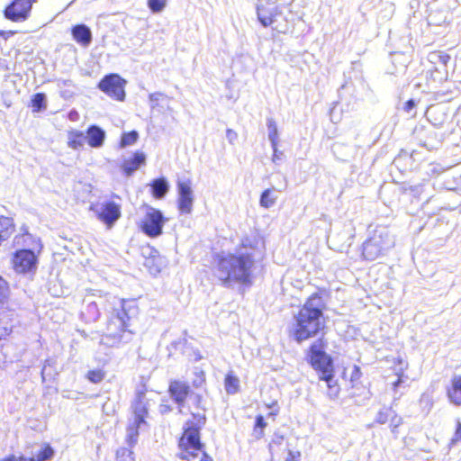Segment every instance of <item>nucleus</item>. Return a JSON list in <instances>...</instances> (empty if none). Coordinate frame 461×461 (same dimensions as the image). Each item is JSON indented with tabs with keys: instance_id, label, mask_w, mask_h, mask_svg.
<instances>
[{
	"instance_id": "1",
	"label": "nucleus",
	"mask_w": 461,
	"mask_h": 461,
	"mask_svg": "<svg viewBox=\"0 0 461 461\" xmlns=\"http://www.w3.org/2000/svg\"><path fill=\"white\" fill-rule=\"evenodd\" d=\"M167 393L176 404L179 412L186 405V401L191 398L197 412H191L192 419L187 420L183 430L177 438L176 457L183 461H213V458L205 451V445L202 441L201 430L204 427L207 418L206 407L202 394L193 393L188 382L180 379H172L168 383Z\"/></svg>"
},
{
	"instance_id": "2",
	"label": "nucleus",
	"mask_w": 461,
	"mask_h": 461,
	"mask_svg": "<svg viewBox=\"0 0 461 461\" xmlns=\"http://www.w3.org/2000/svg\"><path fill=\"white\" fill-rule=\"evenodd\" d=\"M325 296H328L325 289H319L312 293L293 315L288 328V335L297 344H302L313 338H317V339L321 337L325 338L327 330L324 316V311L327 308Z\"/></svg>"
},
{
	"instance_id": "3",
	"label": "nucleus",
	"mask_w": 461,
	"mask_h": 461,
	"mask_svg": "<svg viewBox=\"0 0 461 461\" xmlns=\"http://www.w3.org/2000/svg\"><path fill=\"white\" fill-rule=\"evenodd\" d=\"M257 250V241L249 238L243 239L236 253L215 257V276L224 285L231 283L250 284Z\"/></svg>"
},
{
	"instance_id": "4",
	"label": "nucleus",
	"mask_w": 461,
	"mask_h": 461,
	"mask_svg": "<svg viewBox=\"0 0 461 461\" xmlns=\"http://www.w3.org/2000/svg\"><path fill=\"white\" fill-rule=\"evenodd\" d=\"M140 312L138 303L135 299H122L121 309L116 311L107 321L102 339L109 347H116L123 342L127 333L134 332L129 330L130 321Z\"/></svg>"
},
{
	"instance_id": "5",
	"label": "nucleus",
	"mask_w": 461,
	"mask_h": 461,
	"mask_svg": "<svg viewBox=\"0 0 461 461\" xmlns=\"http://www.w3.org/2000/svg\"><path fill=\"white\" fill-rule=\"evenodd\" d=\"M327 348L328 339L321 337L312 341L306 350L308 363L317 372L319 379L326 384L335 377L333 359L327 354Z\"/></svg>"
},
{
	"instance_id": "6",
	"label": "nucleus",
	"mask_w": 461,
	"mask_h": 461,
	"mask_svg": "<svg viewBox=\"0 0 461 461\" xmlns=\"http://www.w3.org/2000/svg\"><path fill=\"white\" fill-rule=\"evenodd\" d=\"M147 392L146 388L138 390L131 403L133 421L126 427V442L131 447L137 444L140 426L147 423L146 420L149 417V403L146 399Z\"/></svg>"
},
{
	"instance_id": "7",
	"label": "nucleus",
	"mask_w": 461,
	"mask_h": 461,
	"mask_svg": "<svg viewBox=\"0 0 461 461\" xmlns=\"http://www.w3.org/2000/svg\"><path fill=\"white\" fill-rule=\"evenodd\" d=\"M10 264L15 274L33 276L38 269L39 253L30 249H17L11 255Z\"/></svg>"
},
{
	"instance_id": "8",
	"label": "nucleus",
	"mask_w": 461,
	"mask_h": 461,
	"mask_svg": "<svg viewBox=\"0 0 461 461\" xmlns=\"http://www.w3.org/2000/svg\"><path fill=\"white\" fill-rule=\"evenodd\" d=\"M392 247L388 233L375 231L362 244L361 256L363 259L373 261L384 255Z\"/></svg>"
},
{
	"instance_id": "9",
	"label": "nucleus",
	"mask_w": 461,
	"mask_h": 461,
	"mask_svg": "<svg viewBox=\"0 0 461 461\" xmlns=\"http://www.w3.org/2000/svg\"><path fill=\"white\" fill-rule=\"evenodd\" d=\"M146 213L139 223L140 230L149 238H157L163 233L167 219L162 212L149 205H144Z\"/></svg>"
},
{
	"instance_id": "10",
	"label": "nucleus",
	"mask_w": 461,
	"mask_h": 461,
	"mask_svg": "<svg viewBox=\"0 0 461 461\" xmlns=\"http://www.w3.org/2000/svg\"><path fill=\"white\" fill-rule=\"evenodd\" d=\"M89 210L95 212L96 218L107 229H111L122 216V205L113 200H107L101 203H92Z\"/></svg>"
},
{
	"instance_id": "11",
	"label": "nucleus",
	"mask_w": 461,
	"mask_h": 461,
	"mask_svg": "<svg viewBox=\"0 0 461 461\" xmlns=\"http://www.w3.org/2000/svg\"><path fill=\"white\" fill-rule=\"evenodd\" d=\"M127 81L119 74L111 73L105 75L98 83L97 87L106 95L119 102L125 99V86Z\"/></svg>"
},
{
	"instance_id": "12",
	"label": "nucleus",
	"mask_w": 461,
	"mask_h": 461,
	"mask_svg": "<svg viewBox=\"0 0 461 461\" xmlns=\"http://www.w3.org/2000/svg\"><path fill=\"white\" fill-rule=\"evenodd\" d=\"M271 461H300V451L292 449L284 437L272 438L268 445Z\"/></svg>"
},
{
	"instance_id": "13",
	"label": "nucleus",
	"mask_w": 461,
	"mask_h": 461,
	"mask_svg": "<svg viewBox=\"0 0 461 461\" xmlns=\"http://www.w3.org/2000/svg\"><path fill=\"white\" fill-rule=\"evenodd\" d=\"M36 0H13L4 10L5 17L14 23L26 21Z\"/></svg>"
},
{
	"instance_id": "14",
	"label": "nucleus",
	"mask_w": 461,
	"mask_h": 461,
	"mask_svg": "<svg viewBox=\"0 0 461 461\" xmlns=\"http://www.w3.org/2000/svg\"><path fill=\"white\" fill-rule=\"evenodd\" d=\"M178 200L177 208L181 213H190L193 207V192L190 181H179L177 183Z\"/></svg>"
},
{
	"instance_id": "15",
	"label": "nucleus",
	"mask_w": 461,
	"mask_h": 461,
	"mask_svg": "<svg viewBox=\"0 0 461 461\" xmlns=\"http://www.w3.org/2000/svg\"><path fill=\"white\" fill-rule=\"evenodd\" d=\"M375 422L388 424L392 432L395 433L398 427L402 424V418L391 406L382 408L376 414Z\"/></svg>"
},
{
	"instance_id": "16",
	"label": "nucleus",
	"mask_w": 461,
	"mask_h": 461,
	"mask_svg": "<svg viewBox=\"0 0 461 461\" xmlns=\"http://www.w3.org/2000/svg\"><path fill=\"white\" fill-rule=\"evenodd\" d=\"M446 395L450 404L461 407V375H453L446 387Z\"/></svg>"
},
{
	"instance_id": "17",
	"label": "nucleus",
	"mask_w": 461,
	"mask_h": 461,
	"mask_svg": "<svg viewBox=\"0 0 461 461\" xmlns=\"http://www.w3.org/2000/svg\"><path fill=\"white\" fill-rule=\"evenodd\" d=\"M146 156L141 151H135L131 158L124 159L121 165L123 173L126 176H131L141 165L145 164Z\"/></svg>"
},
{
	"instance_id": "18",
	"label": "nucleus",
	"mask_w": 461,
	"mask_h": 461,
	"mask_svg": "<svg viewBox=\"0 0 461 461\" xmlns=\"http://www.w3.org/2000/svg\"><path fill=\"white\" fill-rule=\"evenodd\" d=\"M258 18L261 24L265 27L270 26L276 21V17L281 14L276 7H268L260 5L257 9Z\"/></svg>"
},
{
	"instance_id": "19",
	"label": "nucleus",
	"mask_w": 461,
	"mask_h": 461,
	"mask_svg": "<svg viewBox=\"0 0 461 461\" xmlns=\"http://www.w3.org/2000/svg\"><path fill=\"white\" fill-rule=\"evenodd\" d=\"M73 39L81 46L87 47L92 41L90 29L85 24H77L71 28Z\"/></svg>"
},
{
	"instance_id": "20",
	"label": "nucleus",
	"mask_w": 461,
	"mask_h": 461,
	"mask_svg": "<svg viewBox=\"0 0 461 461\" xmlns=\"http://www.w3.org/2000/svg\"><path fill=\"white\" fill-rule=\"evenodd\" d=\"M104 131L95 125H91L86 130V140L87 144L92 148L101 147L104 140Z\"/></svg>"
},
{
	"instance_id": "21",
	"label": "nucleus",
	"mask_w": 461,
	"mask_h": 461,
	"mask_svg": "<svg viewBox=\"0 0 461 461\" xmlns=\"http://www.w3.org/2000/svg\"><path fill=\"white\" fill-rule=\"evenodd\" d=\"M16 226L12 217L0 216V242L7 240L14 233Z\"/></svg>"
},
{
	"instance_id": "22",
	"label": "nucleus",
	"mask_w": 461,
	"mask_h": 461,
	"mask_svg": "<svg viewBox=\"0 0 461 461\" xmlns=\"http://www.w3.org/2000/svg\"><path fill=\"white\" fill-rule=\"evenodd\" d=\"M223 383L227 394H236L240 391V378L231 370L225 375Z\"/></svg>"
},
{
	"instance_id": "23",
	"label": "nucleus",
	"mask_w": 461,
	"mask_h": 461,
	"mask_svg": "<svg viewBox=\"0 0 461 461\" xmlns=\"http://www.w3.org/2000/svg\"><path fill=\"white\" fill-rule=\"evenodd\" d=\"M151 194L156 199L163 198L168 191L167 181L162 178H156L150 183Z\"/></svg>"
},
{
	"instance_id": "24",
	"label": "nucleus",
	"mask_w": 461,
	"mask_h": 461,
	"mask_svg": "<svg viewBox=\"0 0 461 461\" xmlns=\"http://www.w3.org/2000/svg\"><path fill=\"white\" fill-rule=\"evenodd\" d=\"M55 451L50 443H43L39 452L28 457V461H50L53 458Z\"/></svg>"
},
{
	"instance_id": "25",
	"label": "nucleus",
	"mask_w": 461,
	"mask_h": 461,
	"mask_svg": "<svg viewBox=\"0 0 461 461\" xmlns=\"http://www.w3.org/2000/svg\"><path fill=\"white\" fill-rule=\"evenodd\" d=\"M68 137V145L73 149H77L83 147L86 141V135L83 131H69Z\"/></svg>"
},
{
	"instance_id": "26",
	"label": "nucleus",
	"mask_w": 461,
	"mask_h": 461,
	"mask_svg": "<svg viewBox=\"0 0 461 461\" xmlns=\"http://www.w3.org/2000/svg\"><path fill=\"white\" fill-rule=\"evenodd\" d=\"M267 423L265 421L263 415H257L255 418V423L252 428L251 435L255 440H259L265 436V429L267 428Z\"/></svg>"
},
{
	"instance_id": "27",
	"label": "nucleus",
	"mask_w": 461,
	"mask_h": 461,
	"mask_svg": "<svg viewBox=\"0 0 461 461\" xmlns=\"http://www.w3.org/2000/svg\"><path fill=\"white\" fill-rule=\"evenodd\" d=\"M23 232L16 235L14 239V246H24L27 244V240H30L32 242L37 243L41 247V241L39 239H35L31 233H29L27 227H22Z\"/></svg>"
},
{
	"instance_id": "28",
	"label": "nucleus",
	"mask_w": 461,
	"mask_h": 461,
	"mask_svg": "<svg viewBox=\"0 0 461 461\" xmlns=\"http://www.w3.org/2000/svg\"><path fill=\"white\" fill-rule=\"evenodd\" d=\"M276 196L275 195L274 189H266L260 196V205L264 208H269L275 204Z\"/></svg>"
},
{
	"instance_id": "29",
	"label": "nucleus",
	"mask_w": 461,
	"mask_h": 461,
	"mask_svg": "<svg viewBox=\"0 0 461 461\" xmlns=\"http://www.w3.org/2000/svg\"><path fill=\"white\" fill-rule=\"evenodd\" d=\"M45 95L43 93H37L32 96L31 106L32 112L38 113L46 108Z\"/></svg>"
},
{
	"instance_id": "30",
	"label": "nucleus",
	"mask_w": 461,
	"mask_h": 461,
	"mask_svg": "<svg viewBox=\"0 0 461 461\" xmlns=\"http://www.w3.org/2000/svg\"><path fill=\"white\" fill-rule=\"evenodd\" d=\"M138 138L139 134L134 130L128 132H123L121 136L119 147L125 148L127 146L133 145L138 140Z\"/></svg>"
},
{
	"instance_id": "31",
	"label": "nucleus",
	"mask_w": 461,
	"mask_h": 461,
	"mask_svg": "<svg viewBox=\"0 0 461 461\" xmlns=\"http://www.w3.org/2000/svg\"><path fill=\"white\" fill-rule=\"evenodd\" d=\"M106 376V372L102 368L91 369L87 371L86 377L92 384L101 383Z\"/></svg>"
},
{
	"instance_id": "32",
	"label": "nucleus",
	"mask_w": 461,
	"mask_h": 461,
	"mask_svg": "<svg viewBox=\"0 0 461 461\" xmlns=\"http://www.w3.org/2000/svg\"><path fill=\"white\" fill-rule=\"evenodd\" d=\"M327 393L330 398H335L339 395L340 392V387L339 385L338 381L335 379V377L330 382L327 383Z\"/></svg>"
},
{
	"instance_id": "33",
	"label": "nucleus",
	"mask_w": 461,
	"mask_h": 461,
	"mask_svg": "<svg viewBox=\"0 0 461 461\" xmlns=\"http://www.w3.org/2000/svg\"><path fill=\"white\" fill-rule=\"evenodd\" d=\"M147 4L152 13H159L165 8L167 0H148Z\"/></svg>"
},
{
	"instance_id": "34",
	"label": "nucleus",
	"mask_w": 461,
	"mask_h": 461,
	"mask_svg": "<svg viewBox=\"0 0 461 461\" xmlns=\"http://www.w3.org/2000/svg\"><path fill=\"white\" fill-rule=\"evenodd\" d=\"M393 375H396V380L392 383V389L396 392L399 385L403 383L404 379L407 377L404 372V368L401 367L398 370L393 372Z\"/></svg>"
},
{
	"instance_id": "35",
	"label": "nucleus",
	"mask_w": 461,
	"mask_h": 461,
	"mask_svg": "<svg viewBox=\"0 0 461 461\" xmlns=\"http://www.w3.org/2000/svg\"><path fill=\"white\" fill-rule=\"evenodd\" d=\"M195 379L193 381L192 385L194 388L202 387L206 383V375L205 372L203 370H198L194 373Z\"/></svg>"
},
{
	"instance_id": "36",
	"label": "nucleus",
	"mask_w": 461,
	"mask_h": 461,
	"mask_svg": "<svg viewBox=\"0 0 461 461\" xmlns=\"http://www.w3.org/2000/svg\"><path fill=\"white\" fill-rule=\"evenodd\" d=\"M432 54L435 55L438 60L443 65H447L450 60V55L446 52L436 50Z\"/></svg>"
},
{
	"instance_id": "37",
	"label": "nucleus",
	"mask_w": 461,
	"mask_h": 461,
	"mask_svg": "<svg viewBox=\"0 0 461 461\" xmlns=\"http://www.w3.org/2000/svg\"><path fill=\"white\" fill-rule=\"evenodd\" d=\"M13 332L10 326H0V340L6 339Z\"/></svg>"
},
{
	"instance_id": "38",
	"label": "nucleus",
	"mask_w": 461,
	"mask_h": 461,
	"mask_svg": "<svg viewBox=\"0 0 461 461\" xmlns=\"http://www.w3.org/2000/svg\"><path fill=\"white\" fill-rule=\"evenodd\" d=\"M9 285L8 282L0 276V297L5 295V294L8 291Z\"/></svg>"
},
{
	"instance_id": "39",
	"label": "nucleus",
	"mask_w": 461,
	"mask_h": 461,
	"mask_svg": "<svg viewBox=\"0 0 461 461\" xmlns=\"http://www.w3.org/2000/svg\"><path fill=\"white\" fill-rule=\"evenodd\" d=\"M86 310L93 312L94 319H96L99 316V310H98V306H97L96 303L93 302V303H89L86 306Z\"/></svg>"
},
{
	"instance_id": "40",
	"label": "nucleus",
	"mask_w": 461,
	"mask_h": 461,
	"mask_svg": "<svg viewBox=\"0 0 461 461\" xmlns=\"http://www.w3.org/2000/svg\"><path fill=\"white\" fill-rule=\"evenodd\" d=\"M267 407L272 409V411L268 413V416H273V418L275 419V417L277 415L279 411L277 402H273L271 404H268Z\"/></svg>"
},
{
	"instance_id": "41",
	"label": "nucleus",
	"mask_w": 461,
	"mask_h": 461,
	"mask_svg": "<svg viewBox=\"0 0 461 461\" xmlns=\"http://www.w3.org/2000/svg\"><path fill=\"white\" fill-rule=\"evenodd\" d=\"M361 376L360 367L354 366L352 369L351 381L358 380Z\"/></svg>"
},
{
	"instance_id": "42",
	"label": "nucleus",
	"mask_w": 461,
	"mask_h": 461,
	"mask_svg": "<svg viewBox=\"0 0 461 461\" xmlns=\"http://www.w3.org/2000/svg\"><path fill=\"white\" fill-rule=\"evenodd\" d=\"M4 460L5 461H28V458L23 456H16L14 455H9L6 457H5Z\"/></svg>"
},
{
	"instance_id": "43",
	"label": "nucleus",
	"mask_w": 461,
	"mask_h": 461,
	"mask_svg": "<svg viewBox=\"0 0 461 461\" xmlns=\"http://www.w3.org/2000/svg\"><path fill=\"white\" fill-rule=\"evenodd\" d=\"M461 440V422H458L456 426L453 441H460Z\"/></svg>"
},
{
	"instance_id": "44",
	"label": "nucleus",
	"mask_w": 461,
	"mask_h": 461,
	"mask_svg": "<svg viewBox=\"0 0 461 461\" xmlns=\"http://www.w3.org/2000/svg\"><path fill=\"white\" fill-rule=\"evenodd\" d=\"M15 33L14 31H0V37H2L5 40H7L11 36H13Z\"/></svg>"
},
{
	"instance_id": "45",
	"label": "nucleus",
	"mask_w": 461,
	"mask_h": 461,
	"mask_svg": "<svg viewBox=\"0 0 461 461\" xmlns=\"http://www.w3.org/2000/svg\"><path fill=\"white\" fill-rule=\"evenodd\" d=\"M414 105H415V104H414L413 100L410 99L407 102H405L403 109L406 112H409L414 107Z\"/></svg>"
},
{
	"instance_id": "46",
	"label": "nucleus",
	"mask_w": 461,
	"mask_h": 461,
	"mask_svg": "<svg viewBox=\"0 0 461 461\" xmlns=\"http://www.w3.org/2000/svg\"><path fill=\"white\" fill-rule=\"evenodd\" d=\"M227 135L229 138L232 139V138H236L237 137V134L235 131H233L232 130H228L227 131Z\"/></svg>"
}]
</instances>
